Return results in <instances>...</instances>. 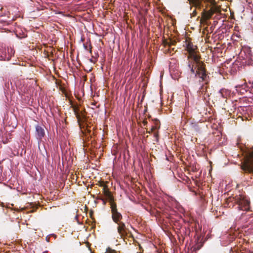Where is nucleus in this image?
Listing matches in <instances>:
<instances>
[{
	"instance_id": "f257e3e1",
	"label": "nucleus",
	"mask_w": 253,
	"mask_h": 253,
	"mask_svg": "<svg viewBox=\"0 0 253 253\" xmlns=\"http://www.w3.org/2000/svg\"><path fill=\"white\" fill-rule=\"evenodd\" d=\"M188 50L189 52V57L192 58L195 63V69H197L196 76L198 75L203 81H205L207 75L202 63L199 61V56L195 53L194 48L188 46Z\"/></svg>"
},
{
	"instance_id": "f03ea898",
	"label": "nucleus",
	"mask_w": 253,
	"mask_h": 253,
	"mask_svg": "<svg viewBox=\"0 0 253 253\" xmlns=\"http://www.w3.org/2000/svg\"><path fill=\"white\" fill-rule=\"evenodd\" d=\"M242 169L250 173H253V150L249 151L245 156Z\"/></svg>"
},
{
	"instance_id": "7ed1b4c3",
	"label": "nucleus",
	"mask_w": 253,
	"mask_h": 253,
	"mask_svg": "<svg viewBox=\"0 0 253 253\" xmlns=\"http://www.w3.org/2000/svg\"><path fill=\"white\" fill-rule=\"evenodd\" d=\"M240 208L243 211H248L250 209V202L244 196L240 195L236 199Z\"/></svg>"
},
{
	"instance_id": "20e7f679",
	"label": "nucleus",
	"mask_w": 253,
	"mask_h": 253,
	"mask_svg": "<svg viewBox=\"0 0 253 253\" xmlns=\"http://www.w3.org/2000/svg\"><path fill=\"white\" fill-rule=\"evenodd\" d=\"M111 199V198H110ZM111 208L112 210V218L113 220L117 223L122 218V215L117 211L116 205L110 199Z\"/></svg>"
},
{
	"instance_id": "39448f33",
	"label": "nucleus",
	"mask_w": 253,
	"mask_h": 253,
	"mask_svg": "<svg viewBox=\"0 0 253 253\" xmlns=\"http://www.w3.org/2000/svg\"><path fill=\"white\" fill-rule=\"evenodd\" d=\"M118 232L121 237H123L126 234V228L124 223H118Z\"/></svg>"
},
{
	"instance_id": "423d86ee",
	"label": "nucleus",
	"mask_w": 253,
	"mask_h": 253,
	"mask_svg": "<svg viewBox=\"0 0 253 253\" xmlns=\"http://www.w3.org/2000/svg\"><path fill=\"white\" fill-rule=\"evenodd\" d=\"M36 129L38 138L39 139H41L44 135V129L40 126H37Z\"/></svg>"
},
{
	"instance_id": "0eeeda50",
	"label": "nucleus",
	"mask_w": 253,
	"mask_h": 253,
	"mask_svg": "<svg viewBox=\"0 0 253 253\" xmlns=\"http://www.w3.org/2000/svg\"><path fill=\"white\" fill-rule=\"evenodd\" d=\"M221 95L223 97H227L230 95V91L226 89H222L220 91Z\"/></svg>"
},
{
	"instance_id": "6e6552de",
	"label": "nucleus",
	"mask_w": 253,
	"mask_h": 253,
	"mask_svg": "<svg viewBox=\"0 0 253 253\" xmlns=\"http://www.w3.org/2000/svg\"><path fill=\"white\" fill-rule=\"evenodd\" d=\"M194 6L196 7H200L202 0H188Z\"/></svg>"
},
{
	"instance_id": "1a4fd4ad",
	"label": "nucleus",
	"mask_w": 253,
	"mask_h": 253,
	"mask_svg": "<svg viewBox=\"0 0 253 253\" xmlns=\"http://www.w3.org/2000/svg\"><path fill=\"white\" fill-rule=\"evenodd\" d=\"M211 15H212L211 12H208L204 14V17H205V18L208 19L211 17Z\"/></svg>"
},
{
	"instance_id": "9d476101",
	"label": "nucleus",
	"mask_w": 253,
	"mask_h": 253,
	"mask_svg": "<svg viewBox=\"0 0 253 253\" xmlns=\"http://www.w3.org/2000/svg\"><path fill=\"white\" fill-rule=\"evenodd\" d=\"M10 59V56H6V55H4V56H3V55H1L0 57V60H9Z\"/></svg>"
},
{
	"instance_id": "9b49d317",
	"label": "nucleus",
	"mask_w": 253,
	"mask_h": 253,
	"mask_svg": "<svg viewBox=\"0 0 253 253\" xmlns=\"http://www.w3.org/2000/svg\"><path fill=\"white\" fill-rule=\"evenodd\" d=\"M105 253H115V252L114 250L108 248L106 250Z\"/></svg>"
},
{
	"instance_id": "f8f14e48",
	"label": "nucleus",
	"mask_w": 253,
	"mask_h": 253,
	"mask_svg": "<svg viewBox=\"0 0 253 253\" xmlns=\"http://www.w3.org/2000/svg\"><path fill=\"white\" fill-rule=\"evenodd\" d=\"M191 72L193 73H195V70H194V69L193 68V67H192L191 69Z\"/></svg>"
},
{
	"instance_id": "ddd939ff",
	"label": "nucleus",
	"mask_w": 253,
	"mask_h": 253,
	"mask_svg": "<svg viewBox=\"0 0 253 253\" xmlns=\"http://www.w3.org/2000/svg\"><path fill=\"white\" fill-rule=\"evenodd\" d=\"M10 54H13V53L12 52V49H11Z\"/></svg>"
},
{
	"instance_id": "4468645a",
	"label": "nucleus",
	"mask_w": 253,
	"mask_h": 253,
	"mask_svg": "<svg viewBox=\"0 0 253 253\" xmlns=\"http://www.w3.org/2000/svg\"><path fill=\"white\" fill-rule=\"evenodd\" d=\"M155 127H153L152 128V129H155Z\"/></svg>"
}]
</instances>
